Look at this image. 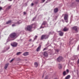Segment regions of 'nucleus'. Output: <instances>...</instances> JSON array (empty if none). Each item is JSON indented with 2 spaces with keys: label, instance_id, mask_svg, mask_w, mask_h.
Wrapping results in <instances>:
<instances>
[{
  "label": "nucleus",
  "instance_id": "9d476101",
  "mask_svg": "<svg viewBox=\"0 0 79 79\" xmlns=\"http://www.w3.org/2000/svg\"><path fill=\"white\" fill-rule=\"evenodd\" d=\"M29 55V54L28 52H24L23 54V55L24 56H27V55Z\"/></svg>",
  "mask_w": 79,
  "mask_h": 79
},
{
  "label": "nucleus",
  "instance_id": "2eb2a0df",
  "mask_svg": "<svg viewBox=\"0 0 79 79\" xmlns=\"http://www.w3.org/2000/svg\"><path fill=\"white\" fill-rule=\"evenodd\" d=\"M9 65V63H7V64H6V65H5V66H4V69H6V68H8V66Z\"/></svg>",
  "mask_w": 79,
  "mask_h": 79
},
{
  "label": "nucleus",
  "instance_id": "4be33fe9",
  "mask_svg": "<svg viewBox=\"0 0 79 79\" xmlns=\"http://www.w3.org/2000/svg\"><path fill=\"white\" fill-rule=\"evenodd\" d=\"M21 52H18L17 53L16 55H21Z\"/></svg>",
  "mask_w": 79,
  "mask_h": 79
},
{
  "label": "nucleus",
  "instance_id": "7ed1b4c3",
  "mask_svg": "<svg viewBox=\"0 0 79 79\" xmlns=\"http://www.w3.org/2000/svg\"><path fill=\"white\" fill-rule=\"evenodd\" d=\"M48 36H49L47 35H43L41 37V40H43V39H48Z\"/></svg>",
  "mask_w": 79,
  "mask_h": 79
},
{
  "label": "nucleus",
  "instance_id": "412c9836",
  "mask_svg": "<svg viewBox=\"0 0 79 79\" xmlns=\"http://www.w3.org/2000/svg\"><path fill=\"white\" fill-rule=\"evenodd\" d=\"M73 58H74V60H76V59H77V56H74Z\"/></svg>",
  "mask_w": 79,
  "mask_h": 79
},
{
  "label": "nucleus",
  "instance_id": "7c9ffc66",
  "mask_svg": "<svg viewBox=\"0 0 79 79\" xmlns=\"http://www.w3.org/2000/svg\"><path fill=\"white\" fill-rule=\"evenodd\" d=\"M44 79H48V77H46Z\"/></svg>",
  "mask_w": 79,
  "mask_h": 79
},
{
  "label": "nucleus",
  "instance_id": "39448f33",
  "mask_svg": "<svg viewBox=\"0 0 79 79\" xmlns=\"http://www.w3.org/2000/svg\"><path fill=\"white\" fill-rule=\"evenodd\" d=\"M10 48V47L8 46H6L4 48V50L2 51V52L4 53V52H5L6 51H7Z\"/></svg>",
  "mask_w": 79,
  "mask_h": 79
},
{
  "label": "nucleus",
  "instance_id": "dca6fc26",
  "mask_svg": "<svg viewBox=\"0 0 79 79\" xmlns=\"http://www.w3.org/2000/svg\"><path fill=\"white\" fill-rule=\"evenodd\" d=\"M59 34L60 35V36H63V32L61 31H60L59 33Z\"/></svg>",
  "mask_w": 79,
  "mask_h": 79
},
{
  "label": "nucleus",
  "instance_id": "f3484780",
  "mask_svg": "<svg viewBox=\"0 0 79 79\" xmlns=\"http://www.w3.org/2000/svg\"><path fill=\"white\" fill-rule=\"evenodd\" d=\"M70 75H68L66 77H65V79H69L70 78Z\"/></svg>",
  "mask_w": 79,
  "mask_h": 79
},
{
  "label": "nucleus",
  "instance_id": "f03ea898",
  "mask_svg": "<svg viewBox=\"0 0 79 79\" xmlns=\"http://www.w3.org/2000/svg\"><path fill=\"white\" fill-rule=\"evenodd\" d=\"M32 26L31 25H28L27 28H25L26 31H32Z\"/></svg>",
  "mask_w": 79,
  "mask_h": 79
},
{
  "label": "nucleus",
  "instance_id": "20e7f679",
  "mask_svg": "<svg viewBox=\"0 0 79 79\" xmlns=\"http://www.w3.org/2000/svg\"><path fill=\"white\" fill-rule=\"evenodd\" d=\"M63 60V58L61 56H60L58 58H57V60L58 62H60Z\"/></svg>",
  "mask_w": 79,
  "mask_h": 79
},
{
  "label": "nucleus",
  "instance_id": "a211bd4d",
  "mask_svg": "<svg viewBox=\"0 0 79 79\" xmlns=\"http://www.w3.org/2000/svg\"><path fill=\"white\" fill-rule=\"evenodd\" d=\"M11 23V21L9 20L6 22V24H10Z\"/></svg>",
  "mask_w": 79,
  "mask_h": 79
},
{
  "label": "nucleus",
  "instance_id": "5701e85b",
  "mask_svg": "<svg viewBox=\"0 0 79 79\" xmlns=\"http://www.w3.org/2000/svg\"><path fill=\"white\" fill-rule=\"evenodd\" d=\"M22 23V21L21 20H19V21L17 23L18 24H20Z\"/></svg>",
  "mask_w": 79,
  "mask_h": 79
},
{
  "label": "nucleus",
  "instance_id": "9b49d317",
  "mask_svg": "<svg viewBox=\"0 0 79 79\" xmlns=\"http://www.w3.org/2000/svg\"><path fill=\"white\" fill-rule=\"evenodd\" d=\"M40 48H41V46L40 45L36 49L37 52H39V51L40 50Z\"/></svg>",
  "mask_w": 79,
  "mask_h": 79
},
{
  "label": "nucleus",
  "instance_id": "2f4dec72",
  "mask_svg": "<svg viewBox=\"0 0 79 79\" xmlns=\"http://www.w3.org/2000/svg\"><path fill=\"white\" fill-rule=\"evenodd\" d=\"M13 26H15V24H13L12 25V27H13Z\"/></svg>",
  "mask_w": 79,
  "mask_h": 79
},
{
  "label": "nucleus",
  "instance_id": "393cba45",
  "mask_svg": "<svg viewBox=\"0 0 79 79\" xmlns=\"http://www.w3.org/2000/svg\"><path fill=\"white\" fill-rule=\"evenodd\" d=\"M37 36L35 35V38H34V40H35V39H37Z\"/></svg>",
  "mask_w": 79,
  "mask_h": 79
},
{
  "label": "nucleus",
  "instance_id": "0eeeda50",
  "mask_svg": "<svg viewBox=\"0 0 79 79\" xmlns=\"http://www.w3.org/2000/svg\"><path fill=\"white\" fill-rule=\"evenodd\" d=\"M68 15L67 14H65L64 19L66 23H68Z\"/></svg>",
  "mask_w": 79,
  "mask_h": 79
},
{
  "label": "nucleus",
  "instance_id": "79ce46f5",
  "mask_svg": "<svg viewBox=\"0 0 79 79\" xmlns=\"http://www.w3.org/2000/svg\"><path fill=\"white\" fill-rule=\"evenodd\" d=\"M9 1H12V0H8Z\"/></svg>",
  "mask_w": 79,
  "mask_h": 79
},
{
  "label": "nucleus",
  "instance_id": "4c0bfd02",
  "mask_svg": "<svg viewBox=\"0 0 79 79\" xmlns=\"http://www.w3.org/2000/svg\"><path fill=\"white\" fill-rule=\"evenodd\" d=\"M46 49V48H44L43 49V51H44V50H45V49Z\"/></svg>",
  "mask_w": 79,
  "mask_h": 79
},
{
  "label": "nucleus",
  "instance_id": "b1692460",
  "mask_svg": "<svg viewBox=\"0 0 79 79\" xmlns=\"http://www.w3.org/2000/svg\"><path fill=\"white\" fill-rule=\"evenodd\" d=\"M63 74L64 76H66V71H64L63 72Z\"/></svg>",
  "mask_w": 79,
  "mask_h": 79
},
{
  "label": "nucleus",
  "instance_id": "f8f14e48",
  "mask_svg": "<svg viewBox=\"0 0 79 79\" xmlns=\"http://www.w3.org/2000/svg\"><path fill=\"white\" fill-rule=\"evenodd\" d=\"M58 11V8H56L54 10V13H57Z\"/></svg>",
  "mask_w": 79,
  "mask_h": 79
},
{
  "label": "nucleus",
  "instance_id": "1a4fd4ad",
  "mask_svg": "<svg viewBox=\"0 0 79 79\" xmlns=\"http://www.w3.org/2000/svg\"><path fill=\"white\" fill-rule=\"evenodd\" d=\"M73 29L76 32H77L78 31H77V27H74L73 28Z\"/></svg>",
  "mask_w": 79,
  "mask_h": 79
},
{
  "label": "nucleus",
  "instance_id": "423d86ee",
  "mask_svg": "<svg viewBox=\"0 0 79 79\" xmlns=\"http://www.w3.org/2000/svg\"><path fill=\"white\" fill-rule=\"evenodd\" d=\"M47 24V22L44 21L43 22L42 24H41V26L40 27V29H42V28H44V27H43V26H45Z\"/></svg>",
  "mask_w": 79,
  "mask_h": 79
},
{
  "label": "nucleus",
  "instance_id": "72a5a7b5",
  "mask_svg": "<svg viewBox=\"0 0 79 79\" xmlns=\"http://www.w3.org/2000/svg\"><path fill=\"white\" fill-rule=\"evenodd\" d=\"M1 10H2V8L1 7H0V11Z\"/></svg>",
  "mask_w": 79,
  "mask_h": 79
},
{
  "label": "nucleus",
  "instance_id": "6ab92c4d",
  "mask_svg": "<svg viewBox=\"0 0 79 79\" xmlns=\"http://www.w3.org/2000/svg\"><path fill=\"white\" fill-rule=\"evenodd\" d=\"M58 65H59V67H58L59 68V69H61V68H62L61 64H58Z\"/></svg>",
  "mask_w": 79,
  "mask_h": 79
},
{
  "label": "nucleus",
  "instance_id": "4468645a",
  "mask_svg": "<svg viewBox=\"0 0 79 79\" xmlns=\"http://www.w3.org/2000/svg\"><path fill=\"white\" fill-rule=\"evenodd\" d=\"M44 56L47 57V56H48V54H47V52H44Z\"/></svg>",
  "mask_w": 79,
  "mask_h": 79
},
{
  "label": "nucleus",
  "instance_id": "c9c22d12",
  "mask_svg": "<svg viewBox=\"0 0 79 79\" xmlns=\"http://www.w3.org/2000/svg\"><path fill=\"white\" fill-rule=\"evenodd\" d=\"M42 0V1L43 2H45V0Z\"/></svg>",
  "mask_w": 79,
  "mask_h": 79
},
{
  "label": "nucleus",
  "instance_id": "ea45409f",
  "mask_svg": "<svg viewBox=\"0 0 79 79\" xmlns=\"http://www.w3.org/2000/svg\"><path fill=\"white\" fill-rule=\"evenodd\" d=\"M23 13H24V15H26V12H23Z\"/></svg>",
  "mask_w": 79,
  "mask_h": 79
},
{
  "label": "nucleus",
  "instance_id": "aec40b11",
  "mask_svg": "<svg viewBox=\"0 0 79 79\" xmlns=\"http://www.w3.org/2000/svg\"><path fill=\"white\" fill-rule=\"evenodd\" d=\"M35 67H37L38 66V64H37V63L35 62Z\"/></svg>",
  "mask_w": 79,
  "mask_h": 79
},
{
  "label": "nucleus",
  "instance_id": "cd10ccee",
  "mask_svg": "<svg viewBox=\"0 0 79 79\" xmlns=\"http://www.w3.org/2000/svg\"><path fill=\"white\" fill-rule=\"evenodd\" d=\"M56 52H59V50H58V49H56Z\"/></svg>",
  "mask_w": 79,
  "mask_h": 79
},
{
  "label": "nucleus",
  "instance_id": "c85d7f7f",
  "mask_svg": "<svg viewBox=\"0 0 79 79\" xmlns=\"http://www.w3.org/2000/svg\"><path fill=\"white\" fill-rule=\"evenodd\" d=\"M14 60V59H12V60L10 61V63H11V62H12V61H13Z\"/></svg>",
  "mask_w": 79,
  "mask_h": 79
},
{
  "label": "nucleus",
  "instance_id": "a878e982",
  "mask_svg": "<svg viewBox=\"0 0 79 79\" xmlns=\"http://www.w3.org/2000/svg\"><path fill=\"white\" fill-rule=\"evenodd\" d=\"M10 8H11V6H9L7 7V9H8V10H9V9H10Z\"/></svg>",
  "mask_w": 79,
  "mask_h": 79
},
{
  "label": "nucleus",
  "instance_id": "c756f323",
  "mask_svg": "<svg viewBox=\"0 0 79 79\" xmlns=\"http://www.w3.org/2000/svg\"><path fill=\"white\" fill-rule=\"evenodd\" d=\"M31 6H33V5H34V3H32L31 4Z\"/></svg>",
  "mask_w": 79,
  "mask_h": 79
},
{
  "label": "nucleus",
  "instance_id": "473e14b6",
  "mask_svg": "<svg viewBox=\"0 0 79 79\" xmlns=\"http://www.w3.org/2000/svg\"><path fill=\"white\" fill-rule=\"evenodd\" d=\"M77 2H79V0H76Z\"/></svg>",
  "mask_w": 79,
  "mask_h": 79
},
{
  "label": "nucleus",
  "instance_id": "58836bf2",
  "mask_svg": "<svg viewBox=\"0 0 79 79\" xmlns=\"http://www.w3.org/2000/svg\"><path fill=\"white\" fill-rule=\"evenodd\" d=\"M44 75H43L42 77V78H44Z\"/></svg>",
  "mask_w": 79,
  "mask_h": 79
},
{
  "label": "nucleus",
  "instance_id": "e433bc0d",
  "mask_svg": "<svg viewBox=\"0 0 79 79\" xmlns=\"http://www.w3.org/2000/svg\"><path fill=\"white\" fill-rule=\"evenodd\" d=\"M31 40H31V39H30L29 40V41L31 42Z\"/></svg>",
  "mask_w": 79,
  "mask_h": 79
},
{
  "label": "nucleus",
  "instance_id": "bb28decb",
  "mask_svg": "<svg viewBox=\"0 0 79 79\" xmlns=\"http://www.w3.org/2000/svg\"><path fill=\"white\" fill-rule=\"evenodd\" d=\"M66 72H67V73H69V70L67 69L66 70Z\"/></svg>",
  "mask_w": 79,
  "mask_h": 79
},
{
  "label": "nucleus",
  "instance_id": "37998d69",
  "mask_svg": "<svg viewBox=\"0 0 79 79\" xmlns=\"http://www.w3.org/2000/svg\"><path fill=\"white\" fill-rule=\"evenodd\" d=\"M1 2L0 1V3Z\"/></svg>",
  "mask_w": 79,
  "mask_h": 79
},
{
  "label": "nucleus",
  "instance_id": "f257e3e1",
  "mask_svg": "<svg viewBox=\"0 0 79 79\" xmlns=\"http://www.w3.org/2000/svg\"><path fill=\"white\" fill-rule=\"evenodd\" d=\"M10 37H9L7 40V42L15 40L16 38V34L15 33H12L10 35ZM10 38H12V39H10Z\"/></svg>",
  "mask_w": 79,
  "mask_h": 79
},
{
  "label": "nucleus",
  "instance_id": "a19ab883",
  "mask_svg": "<svg viewBox=\"0 0 79 79\" xmlns=\"http://www.w3.org/2000/svg\"><path fill=\"white\" fill-rule=\"evenodd\" d=\"M50 34H52V33H51V32H50Z\"/></svg>",
  "mask_w": 79,
  "mask_h": 79
},
{
  "label": "nucleus",
  "instance_id": "f704fd0d",
  "mask_svg": "<svg viewBox=\"0 0 79 79\" xmlns=\"http://www.w3.org/2000/svg\"><path fill=\"white\" fill-rule=\"evenodd\" d=\"M35 17L33 19L32 21H34V19H35Z\"/></svg>",
  "mask_w": 79,
  "mask_h": 79
},
{
  "label": "nucleus",
  "instance_id": "6e6552de",
  "mask_svg": "<svg viewBox=\"0 0 79 79\" xmlns=\"http://www.w3.org/2000/svg\"><path fill=\"white\" fill-rule=\"evenodd\" d=\"M13 47H16L18 45V44L15 42H13L10 44Z\"/></svg>",
  "mask_w": 79,
  "mask_h": 79
},
{
  "label": "nucleus",
  "instance_id": "ddd939ff",
  "mask_svg": "<svg viewBox=\"0 0 79 79\" xmlns=\"http://www.w3.org/2000/svg\"><path fill=\"white\" fill-rule=\"evenodd\" d=\"M68 28H67L66 27L64 28L63 29V31H64V32L67 31H68Z\"/></svg>",
  "mask_w": 79,
  "mask_h": 79
}]
</instances>
